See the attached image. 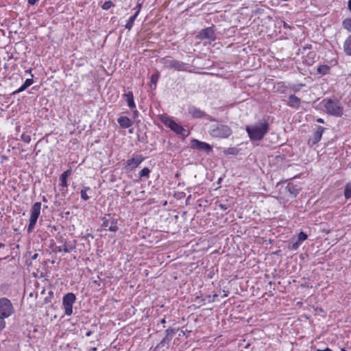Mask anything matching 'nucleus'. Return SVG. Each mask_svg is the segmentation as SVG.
<instances>
[{
	"instance_id": "obj_1",
	"label": "nucleus",
	"mask_w": 351,
	"mask_h": 351,
	"mask_svg": "<svg viewBox=\"0 0 351 351\" xmlns=\"http://www.w3.org/2000/svg\"><path fill=\"white\" fill-rule=\"evenodd\" d=\"M269 125L267 122L257 123L254 125H247L246 131L251 140H261L268 132Z\"/></svg>"
},
{
	"instance_id": "obj_2",
	"label": "nucleus",
	"mask_w": 351,
	"mask_h": 351,
	"mask_svg": "<svg viewBox=\"0 0 351 351\" xmlns=\"http://www.w3.org/2000/svg\"><path fill=\"white\" fill-rule=\"evenodd\" d=\"M322 104L327 113L336 117H340L343 114V108L338 99H324L322 101Z\"/></svg>"
},
{
	"instance_id": "obj_3",
	"label": "nucleus",
	"mask_w": 351,
	"mask_h": 351,
	"mask_svg": "<svg viewBox=\"0 0 351 351\" xmlns=\"http://www.w3.org/2000/svg\"><path fill=\"white\" fill-rule=\"evenodd\" d=\"M232 133L231 128L222 124H217L211 126L209 134L215 138H226L229 137Z\"/></svg>"
},
{
	"instance_id": "obj_4",
	"label": "nucleus",
	"mask_w": 351,
	"mask_h": 351,
	"mask_svg": "<svg viewBox=\"0 0 351 351\" xmlns=\"http://www.w3.org/2000/svg\"><path fill=\"white\" fill-rule=\"evenodd\" d=\"M14 312L13 305L10 300L6 298H0V316L8 318Z\"/></svg>"
},
{
	"instance_id": "obj_5",
	"label": "nucleus",
	"mask_w": 351,
	"mask_h": 351,
	"mask_svg": "<svg viewBox=\"0 0 351 351\" xmlns=\"http://www.w3.org/2000/svg\"><path fill=\"white\" fill-rule=\"evenodd\" d=\"M41 209V203L36 202L33 204L31 210V215L29 218V223L27 228V232H31L34 229L37 219L40 215Z\"/></svg>"
},
{
	"instance_id": "obj_6",
	"label": "nucleus",
	"mask_w": 351,
	"mask_h": 351,
	"mask_svg": "<svg viewBox=\"0 0 351 351\" xmlns=\"http://www.w3.org/2000/svg\"><path fill=\"white\" fill-rule=\"evenodd\" d=\"M75 300V295L73 293H68L63 296L62 305L66 315L69 316L73 313V305Z\"/></svg>"
},
{
	"instance_id": "obj_7",
	"label": "nucleus",
	"mask_w": 351,
	"mask_h": 351,
	"mask_svg": "<svg viewBox=\"0 0 351 351\" xmlns=\"http://www.w3.org/2000/svg\"><path fill=\"white\" fill-rule=\"evenodd\" d=\"M162 62L167 68L175 69L178 71H187L186 64L182 62L167 57L163 58Z\"/></svg>"
},
{
	"instance_id": "obj_8",
	"label": "nucleus",
	"mask_w": 351,
	"mask_h": 351,
	"mask_svg": "<svg viewBox=\"0 0 351 351\" xmlns=\"http://www.w3.org/2000/svg\"><path fill=\"white\" fill-rule=\"evenodd\" d=\"M143 157L141 155H133L132 158L128 159L124 166L126 171H132L135 169L143 161Z\"/></svg>"
},
{
	"instance_id": "obj_9",
	"label": "nucleus",
	"mask_w": 351,
	"mask_h": 351,
	"mask_svg": "<svg viewBox=\"0 0 351 351\" xmlns=\"http://www.w3.org/2000/svg\"><path fill=\"white\" fill-rule=\"evenodd\" d=\"M176 335V330L173 328H168L166 330V335L162 341L157 345L156 348L161 349L163 348H168L169 345L173 336Z\"/></svg>"
},
{
	"instance_id": "obj_10",
	"label": "nucleus",
	"mask_w": 351,
	"mask_h": 351,
	"mask_svg": "<svg viewBox=\"0 0 351 351\" xmlns=\"http://www.w3.org/2000/svg\"><path fill=\"white\" fill-rule=\"evenodd\" d=\"M162 121L165 123V125H167L169 128H170L176 133H177L178 134L184 135V132H185L186 130L180 125H179L177 123H176L171 119H170V118H165Z\"/></svg>"
},
{
	"instance_id": "obj_11",
	"label": "nucleus",
	"mask_w": 351,
	"mask_h": 351,
	"mask_svg": "<svg viewBox=\"0 0 351 351\" xmlns=\"http://www.w3.org/2000/svg\"><path fill=\"white\" fill-rule=\"evenodd\" d=\"M117 221L113 218H111L110 215L102 218L101 227L104 228H108L111 232H117L118 230Z\"/></svg>"
},
{
	"instance_id": "obj_12",
	"label": "nucleus",
	"mask_w": 351,
	"mask_h": 351,
	"mask_svg": "<svg viewBox=\"0 0 351 351\" xmlns=\"http://www.w3.org/2000/svg\"><path fill=\"white\" fill-rule=\"evenodd\" d=\"M191 147L199 150L204 151L207 153L212 150V147L209 144L196 139L192 141Z\"/></svg>"
},
{
	"instance_id": "obj_13",
	"label": "nucleus",
	"mask_w": 351,
	"mask_h": 351,
	"mask_svg": "<svg viewBox=\"0 0 351 351\" xmlns=\"http://www.w3.org/2000/svg\"><path fill=\"white\" fill-rule=\"evenodd\" d=\"M199 37L202 39H209L210 40H215V35L214 30L212 27H207L201 31L199 33Z\"/></svg>"
},
{
	"instance_id": "obj_14",
	"label": "nucleus",
	"mask_w": 351,
	"mask_h": 351,
	"mask_svg": "<svg viewBox=\"0 0 351 351\" xmlns=\"http://www.w3.org/2000/svg\"><path fill=\"white\" fill-rule=\"evenodd\" d=\"M324 130V128L322 126H318L317 130L313 134V138L309 140L308 143L311 142L312 145H315L317 142H319L322 138Z\"/></svg>"
},
{
	"instance_id": "obj_15",
	"label": "nucleus",
	"mask_w": 351,
	"mask_h": 351,
	"mask_svg": "<svg viewBox=\"0 0 351 351\" xmlns=\"http://www.w3.org/2000/svg\"><path fill=\"white\" fill-rule=\"evenodd\" d=\"M189 112L193 118H200L206 115L204 111L195 107L189 108Z\"/></svg>"
},
{
	"instance_id": "obj_16",
	"label": "nucleus",
	"mask_w": 351,
	"mask_h": 351,
	"mask_svg": "<svg viewBox=\"0 0 351 351\" xmlns=\"http://www.w3.org/2000/svg\"><path fill=\"white\" fill-rule=\"evenodd\" d=\"M301 103V100L299 97L294 95H291L289 97L288 105L291 107L298 108Z\"/></svg>"
},
{
	"instance_id": "obj_17",
	"label": "nucleus",
	"mask_w": 351,
	"mask_h": 351,
	"mask_svg": "<svg viewBox=\"0 0 351 351\" xmlns=\"http://www.w3.org/2000/svg\"><path fill=\"white\" fill-rule=\"evenodd\" d=\"M117 121L123 128H128L132 125V121L128 117H121Z\"/></svg>"
},
{
	"instance_id": "obj_18",
	"label": "nucleus",
	"mask_w": 351,
	"mask_h": 351,
	"mask_svg": "<svg viewBox=\"0 0 351 351\" xmlns=\"http://www.w3.org/2000/svg\"><path fill=\"white\" fill-rule=\"evenodd\" d=\"M123 97L125 98V100L130 108L132 109L135 108L136 105L134 101L133 93L132 92L130 91L124 94Z\"/></svg>"
},
{
	"instance_id": "obj_19",
	"label": "nucleus",
	"mask_w": 351,
	"mask_h": 351,
	"mask_svg": "<svg viewBox=\"0 0 351 351\" xmlns=\"http://www.w3.org/2000/svg\"><path fill=\"white\" fill-rule=\"evenodd\" d=\"M70 170H66L62 173L60 177V185L62 187H67V178L70 175Z\"/></svg>"
},
{
	"instance_id": "obj_20",
	"label": "nucleus",
	"mask_w": 351,
	"mask_h": 351,
	"mask_svg": "<svg viewBox=\"0 0 351 351\" xmlns=\"http://www.w3.org/2000/svg\"><path fill=\"white\" fill-rule=\"evenodd\" d=\"M138 13H139V9L137 10L136 12H135V14L129 19L128 21L127 22V23L125 25V29H128V30L131 29V28L132 27V25L134 24V22L136 18L137 17Z\"/></svg>"
},
{
	"instance_id": "obj_21",
	"label": "nucleus",
	"mask_w": 351,
	"mask_h": 351,
	"mask_svg": "<svg viewBox=\"0 0 351 351\" xmlns=\"http://www.w3.org/2000/svg\"><path fill=\"white\" fill-rule=\"evenodd\" d=\"M287 189L289 193L293 196H296L300 191V188L298 187L297 185H294L293 184H289L287 186Z\"/></svg>"
},
{
	"instance_id": "obj_22",
	"label": "nucleus",
	"mask_w": 351,
	"mask_h": 351,
	"mask_svg": "<svg viewBox=\"0 0 351 351\" xmlns=\"http://www.w3.org/2000/svg\"><path fill=\"white\" fill-rule=\"evenodd\" d=\"M343 47L346 53L351 56V36L346 40Z\"/></svg>"
},
{
	"instance_id": "obj_23",
	"label": "nucleus",
	"mask_w": 351,
	"mask_h": 351,
	"mask_svg": "<svg viewBox=\"0 0 351 351\" xmlns=\"http://www.w3.org/2000/svg\"><path fill=\"white\" fill-rule=\"evenodd\" d=\"M34 81L32 79H27L24 84L19 88L16 93H20L25 90L27 87L33 84Z\"/></svg>"
},
{
	"instance_id": "obj_24",
	"label": "nucleus",
	"mask_w": 351,
	"mask_h": 351,
	"mask_svg": "<svg viewBox=\"0 0 351 351\" xmlns=\"http://www.w3.org/2000/svg\"><path fill=\"white\" fill-rule=\"evenodd\" d=\"M344 196L346 199L351 197V183H348L345 186Z\"/></svg>"
},
{
	"instance_id": "obj_25",
	"label": "nucleus",
	"mask_w": 351,
	"mask_h": 351,
	"mask_svg": "<svg viewBox=\"0 0 351 351\" xmlns=\"http://www.w3.org/2000/svg\"><path fill=\"white\" fill-rule=\"evenodd\" d=\"M343 26L345 29L351 32V17L343 20Z\"/></svg>"
},
{
	"instance_id": "obj_26",
	"label": "nucleus",
	"mask_w": 351,
	"mask_h": 351,
	"mask_svg": "<svg viewBox=\"0 0 351 351\" xmlns=\"http://www.w3.org/2000/svg\"><path fill=\"white\" fill-rule=\"evenodd\" d=\"M89 190V187H84V189L81 191V197L85 201L89 199V197L86 193V192Z\"/></svg>"
},
{
	"instance_id": "obj_27",
	"label": "nucleus",
	"mask_w": 351,
	"mask_h": 351,
	"mask_svg": "<svg viewBox=\"0 0 351 351\" xmlns=\"http://www.w3.org/2000/svg\"><path fill=\"white\" fill-rule=\"evenodd\" d=\"M330 68L329 66H326V65H322V66H319L318 68H317V72L321 73V74H326L328 73V71H329Z\"/></svg>"
},
{
	"instance_id": "obj_28",
	"label": "nucleus",
	"mask_w": 351,
	"mask_h": 351,
	"mask_svg": "<svg viewBox=\"0 0 351 351\" xmlns=\"http://www.w3.org/2000/svg\"><path fill=\"white\" fill-rule=\"evenodd\" d=\"M158 78H159V73L158 72L154 73V74H153L151 76V83L154 85V88L156 86V83L158 82Z\"/></svg>"
},
{
	"instance_id": "obj_29",
	"label": "nucleus",
	"mask_w": 351,
	"mask_h": 351,
	"mask_svg": "<svg viewBox=\"0 0 351 351\" xmlns=\"http://www.w3.org/2000/svg\"><path fill=\"white\" fill-rule=\"evenodd\" d=\"M150 170L147 167H144L139 173V176L141 178L148 176Z\"/></svg>"
},
{
	"instance_id": "obj_30",
	"label": "nucleus",
	"mask_w": 351,
	"mask_h": 351,
	"mask_svg": "<svg viewBox=\"0 0 351 351\" xmlns=\"http://www.w3.org/2000/svg\"><path fill=\"white\" fill-rule=\"evenodd\" d=\"M114 6L113 3L111 1H107L104 3L101 8L103 10H107L110 9L111 7Z\"/></svg>"
},
{
	"instance_id": "obj_31",
	"label": "nucleus",
	"mask_w": 351,
	"mask_h": 351,
	"mask_svg": "<svg viewBox=\"0 0 351 351\" xmlns=\"http://www.w3.org/2000/svg\"><path fill=\"white\" fill-rule=\"evenodd\" d=\"M225 154L235 155L238 153V149L235 147L228 148L225 150Z\"/></svg>"
},
{
	"instance_id": "obj_32",
	"label": "nucleus",
	"mask_w": 351,
	"mask_h": 351,
	"mask_svg": "<svg viewBox=\"0 0 351 351\" xmlns=\"http://www.w3.org/2000/svg\"><path fill=\"white\" fill-rule=\"evenodd\" d=\"M307 239V235L303 232H300L298 234V242H302Z\"/></svg>"
},
{
	"instance_id": "obj_33",
	"label": "nucleus",
	"mask_w": 351,
	"mask_h": 351,
	"mask_svg": "<svg viewBox=\"0 0 351 351\" xmlns=\"http://www.w3.org/2000/svg\"><path fill=\"white\" fill-rule=\"evenodd\" d=\"M21 139L27 143H29L30 141H31V136L28 134H23L21 135Z\"/></svg>"
},
{
	"instance_id": "obj_34",
	"label": "nucleus",
	"mask_w": 351,
	"mask_h": 351,
	"mask_svg": "<svg viewBox=\"0 0 351 351\" xmlns=\"http://www.w3.org/2000/svg\"><path fill=\"white\" fill-rule=\"evenodd\" d=\"M57 251L59 252H64L66 253L69 252V248L65 245H64L63 247H62V246L58 247L57 249Z\"/></svg>"
},
{
	"instance_id": "obj_35",
	"label": "nucleus",
	"mask_w": 351,
	"mask_h": 351,
	"mask_svg": "<svg viewBox=\"0 0 351 351\" xmlns=\"http://www.w3.org/2000/svg\"><path fill=\"white\" fill-rule=\"evenodd\" d=\"M5 318L0 316V332L5 328Z\"/></svg>"
},
{
	"instance_id": "obj_36",
	"label": "nucleus",
	"mask_w": 351,
	"mask_h": 351,
	"mask_svg": "<svg viewBox=\"0 0 351 351\" xmlns=\"http://www.w3.org/2000/svg\"><path fill=\"white\" fill-rule=\"evenodd\" d=\"M303 86H304L303 84H298V85L294 86L293 90L295 91H298L300 90V87Z\"/></svg>"
},
{
	"instance_id": "obj_37",
	"label": "nucleus",
	"mask_w": 351,
	"mask_h": 351,
	"mask_svg": "<svg viewBox=\"0 0 351 351\" xmlns=\"http://www.w3.org/2000/svg\"><path fill=\"white\" fill-rule=\"evenodd\" d=\"M39 0H28V3L30 5H34Z\"/></svg>"
},
{
	"instance_id": "obj_38",
	"label": "nucleus",
	"mask_w": 351,
	"mask_h": 351,
	"mask_svg": "<svg viewBox=\"0 0 351 351\" xmlns=\"http://www.w3.org/2000/svg\"><path fill=\"white\" fill-rule=\"evenodd\" d=\"M300 243V242H298H298H296L295 243H294V244L293 245L292 248H293V249H295H295H297V248H298V245H299Z\"/></svg>"
},
{
	"instance_id": "obj_39",
	"label": "nucleus",
	"mask_w": 351,
	"mask_h": 351,
	"mask_svg": "<svg viewBox=\"0 0 351 351\" xmlns=\"http://www.w3.org/2000/svg\"><path fill=\"white\" fill-rule=\"evenodd\" d=\"M195 301H196L197 302H204V301H205V300H204V299H202V298H200L199 297H196V298H195Z\"/></svg>"
},
{
	"instance_id": "obj_40",
	"label": "nucleus",
	"mask_w": 351,
	"mask_h": 351,
	"mask_svg": "<svg viewBox=\"0 0 351 351\" xmlns=\"http://www.w3.org/2000/svg\"><path fill=\"white\" fill-rule=\"evenodd\" d=\"M219 207L223 210H226L228 208L226 205L221 204L219 205Z\"/></svg>"
},
{
	"instance_id": "obj_41",
	"label": "nucleus",
	"mask_w": 351,
	"mask_h": 351,
	"mask_svg": "<svg viewBox=\"0 0 351 351\" xmlns=\"http://www.w3.org/2000/svg\"><path fill=\"white\" fill-rule=\"evenodd\" d=\"M316 351H332V350L329 348H326V349L324 350H319V349H317Z\"/></svg>"
},
{
	"instance_id": "obj_42",
	"label": "nucleus",
	"mask_w": 351,
	"mask_h": 351,
	"mask_svg": "<svg viewBox=\"0 0 351 351\" xmlns=\"http://www.w3.org/2000/svg\"><path fill=\"white\" fill-rule=\"evenodd\" d=\"M38 256V254H34L32 256V258L33 260H35V259H36V258H37Z\"/></svg>"
},
{
	"instance_id": "obj_43",
	"label": "nucleus",
	"mask_w": 351,
	"mask_h": 351,
	"mask_svg": "<svg viewBox=\"0 0 351 351\" xmlns=\"http://www.w3.org/2000/svg\"><path fill=\"white\" fill-rule=\"evenodd\" d=\"M348 9L351 12V0L348 1Z\"/></svg>"
},
{
	"instance_id": "obj_44",
	"label": "nucleus",
	"mask_w": 351,
	"mask_h": 351,
	"mask_svg": "<svg viewBox=\"0 0 351 351\" xmlns=\"http://www.w3.org/2000/svg\"><path fill=\"white\" fill-rule=\"evenodd\" d=\"M317 121L319 122V123H324V120L322 118L317 119Z\"/></svg>"
},
{
	"instance_id": "obj_45",
	"label": "nucleus",
	"mask_w": 351,
	"mask_h": 351,
	"mask_svg": "<svg viewBox=\"0 0 351 351\" xmlns=\"http://www.w3.org/2000/svg\"><path fill=\"white\" fill-rule=\"evenodd\" d=\"M139 194L141 195L140 197H142V195L145 194V191H142L139 193Z\"/></svg>"
},
{
	"instance_id": "obj_46",
	"label": "nucleus",
	"mask_w": 351,
	"mask_h": 351,
	"mask_svg": "<svg viewBox=\"0 0 351 351\" xmlns=\"http://www.w3.org/2000/svg\"><path fill=\"white\" fill-rule=\"evenodd\" d=\"M160 322H161L162 324H165V323L166 322L165 319V318L162 319L160 320Z\"/></svg>"
},
{
	"instance_id": "obj_47",
	"label": "nucleus",
	"mask_w": 351,
	"mask_h": 351,
	"mask_svg": "<svg viewBox=\"0 0 351 351\" xmlns=\"http://www.w3.org/2000/svg\"><path fill=\"white\" fill-rule=\"evenodd\" d=\"M5 245L2 243H0V248L3 247Z\"/></svg>"
},
{
	"instance_id": "obj_48",
	"label": "nucleus",
	"mask_w": 351,
	"mask_h": 351,
	"mask_svg": "<svg viewBox=\"0 0 351 351\" xmlns=\"http://www.w3.org/2000/svg\"><path fill=\"white\" fill-rule=\"evenodd\" d=\"M217 296H218V295H217V294H214V295H213V299H214V298H217Z\"/></svg>"
},
{
	"instance_id": "obj_49",
	"label": "nucleus",
	"mask_w": 351,
	"mask_h": 351,
	"mask_svg": "<svg viewBox=\"0 0 351 351\" xmlns=\"http://www.w3.org/2000/svg\"><path fill=\"white\" fill-rule=\"evenodd\" d=\"M208 119H210V121H215V119H212L210 117H208Z\"/></svg>"
},
{
	"instance_id": "obj_50",
	"label": "nucleus",
	"mask_w": 351,
	"mask_h": 351,
	"mask_svg": "<svg viewBox=\"0 0 351 351\" xmlns=\"http://www.w3.org/2000/svg\"><path fill=\"white\" fill-rule=\"evenodd\" d=\"M137 8H138V9H139V10L141 9V5H140V4H138V5H137Z\"/></svg>"
},
{
	"instance_id": "obj_51",
	"label": "nucleus",
	"mask_w": 351,
	"mask_h": 351,
	"mask_svg": "<svg viewBox=\"0 0 351 351\" xmlns=\"http://www.w3.org/2000/svg\"><path fill=\"white\" fill-rule=\"evenodd\" d=\"M90 335V332H87L86 335L89 336Z\"/></svg>"
},
{
	"instance_id": "obj_52",
	"label": "nucleus",
	"mask_w": 351,
	"mask_h": 351,
	"mask_svg": "<svg viewBox=\"0 0 351 351\" xmlns=\"http://www.w3.org/2000/svg\"><path fill=\"white\" fill-rule=\"evenodd\" d=\"M227 296V294L226 293H223V297H226Z\"/></svg>"
}]
</instances>
